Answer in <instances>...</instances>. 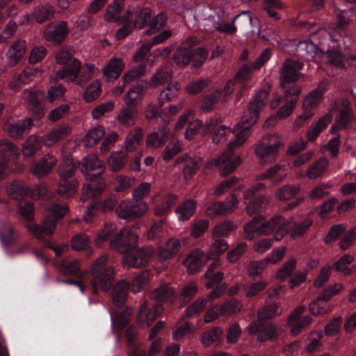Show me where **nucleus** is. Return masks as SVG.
<instances>
[{"label":"nucleus","mask_w":356,"mask_h":356,"mask_svg":"<svg viewBox=\"0 0 356 356\" xmlns=\"http://www.w3.org/2000/svg\"><path fill=\"white\" fill-rule=\"evenodd\" d=\"M268 93L266 90L259 91L254 96L252 101L249 104L248 115L243 116L241 121L235 126L233 139L228 145L227 148L218 159L212 160L211 164L216 166L224 165L220 170V174L225 177L236 169L240 163L239 159L230 161L231 156L234 154L236 147L241 146L250 136V128L257 120L259 113L264 109L267 104Z\"/></svg>","instance_id":"1"},{"label":"nucleus","mask_w":356,"mask_h":356,"mask_svg":"<svg viewBox=\"0 0 356 356\" xmlns=\"http://www.w3.org/2000/svg\"><path fill=\"white\" fill-rule=\"evenodd\" d=\"M140 225L136 224L132 227H124L118 233L115 239L110 242L112 249L124 254L122 259L124 266L139 268L147 264L154 254L152 246H146L141 249H135L138 240V229Z\"/></svg>","instance_id":"2"},{"label":"nucleus","mask_w":356,"mask_h":356,"mask_svg":"<svg viewBox=\"0 0 356 356\" xmlns=\"http://www.w3.org/2000/svg\"><path fill=\"white\" fill-rule=\"evenodd\" d=\"M107 257L102 255L92 265V274L90 277L81 281L66 280L63 282L67 286L78 287L79 289H86L92 287L93 289H127L129 284L122 280L114 284V270L111 266H106Z\"/></svg>","instance_id":"3"},{"label":"nucleus","mask_w":356,"mask_h":356,"mask_svg":"<svg viewBox=\"0 0 356 356\" xmlns=\"http://www.w3.org/2000/svg\"><path fill=\"white\" fill-rule=\"evenodd\" d=\"M104 170L103 162L97 155L90 154L83 158L81 171L88 183L85 184L82 189L83 201L100 194L105 188L106 184L101 179Z\"/></svg>","instance_id":"4"},{"label":"nucleus","mask_w":356,"mask_h":356,"mask_svg":"<svg viewBox=\"0 0 356 356\" xmlns=\"http://www.w3.org/2000/svg\"><path fill=\"white\" fill-rule=\"evenodd\" d=\"M291 228L289 220L282 216L276 215L265 222H261L257 217L254 218L244 226L245 238L252 240L260 235L273 234L274 239L281 240Z\"/></svg>","instance_id":"5"},{"label":"nucleus","mask_w":356,"mask_h":356,"mask_svg":"<svg viewBox=\"0 0 356 356\" xmlns=\"http://www.w3.org/2000/svg\"><path fill=\"white\" fill-rule=\"evenodd\" d=\"M68 211L65 205L54 204L46 211L45 218L42 225L30 224L27 229L39 240H44V235H49L53 232L56 227L57 222L62 218Z\"/></svg>","instance_id":"6"},{"label":"nucleus","mask_w":356,"mask_h":356,"mask_svg":"<svg viewBox=\"0 0 356 356\" xmlns=\"http://www.w3.org/2000/svg\"><path fill=\"white\" fill-rule=\"evenodd\" d=\"M250 335H257L259 342L274 341L279 337L278 326L270 321H253L247 327Z\"/></svg>","instance_id":"7"},{"label":"nucleus","mask_w":356,"mask_h":356,"mask_svg":"<svg viewBox=\"0 0 356 356\" xmlns=\"http://www.w3.org/2000/svg\"><path fill=\"white\" fill-rule=\"evenodd\" d=\"M281 146L279 138L275 136L264 138L255 147V154L261 164L273 162L276 159L278 148Z\"/></svg>","instance_id":"8"},{"label":"nucleus","mask_w":356,"mask_h":356,"mask_svg":"<svg viewBox=\"0 0 356 356\" xmlns=\"http://www.w3.org/2000/svg\"><path fill=\"white\" fill-rule=\"evenodd\" d=\"M207 52L204 48H197L196 49H186L181 47L177 49L174 59L177 65L184 66L193 63L194 67H200L207 58Z\"/></svg>","instance_id":"9"},{"label":"nucleus","mask_w":356,"mask_h":356,"mask_svg":"<svg viewBox=\"0 0 356 356\" xmlns=\"http://www.w3.org/2000/svg\"><path fill=\"white\" fill-rule=\"evenodd\" d=\"M148 210L149 206L145 202L134 204L124 200L117 207L116 213L120 218L131 220L143 216Z\"/></svg>","instance_id":"10"},{"label":"nucleus","mask_w":356,"mask_h":356,"mask_svg":"<svg viewBox=\"0 0 356 356\" xmlns=\"http://www.w3.org/2000/svg\"><path fill=\"white\" fill-rule=\"evenodd\" d=\"M81 63L78 60H73L61 70L57 71L55 74L50 76V81L63 80L65 82H74L77 80L80 73Z\"/></svg>","instance_id":"11"},{"label":"nucleus","mask_w":356,"mask_h":356,"mask_svg":"<svg viewBox=\"0 0 356 356\" xmlns=\"http://www.w3.org/2000/svg\"><path fill=\"white\" fill-rule=\"evenodd\" d=\"M302 67L303 63L301 62L286 60L281 68V85L284 87L285 84L296 81L300 75L298 70H301Z\"/></svg>","instance_id":"12"},{"label":"nucleus","mask_w":356,"mask_h":356,"mask_svg":"<svg viewBox=\"0 0 356 356\" xmlns=\"http://www.w3.org/2000/svg\"><path fill=\"white\" fill-rule=\"evenodd\" d=\"M238 200L235 195H233L225 201L213 203L206 210V215L210 218L225 215L233 211L236 208Z\"/></svg>","instance_id":"13"},{"label":"nucleus","mask_w":356,"mask_h":356,"mask_svg":"<svg viewBox=\"0 0 356 356\" xmlns=\"http://www.w3.org/2000/svg\"><path fill=\"white\" fill-rule=\"evenodd\" d=\"M208 260L204 252L199 248H196L186 257L183 261V264L189 274H193L200 270Z\"/></svg>","instance_id":"14"},{"label":"nucleus","mask_w":356,"mask_h":356,"mask_svg":"<svg viewBox=\"0 0 356 356\" xmlns=\"http://www.w3.org/2000/svg\"><path fill=\"white\" fill-rule=\"evenodd\" d=\"M33 126L32 120L25 118L15 122H8L4 126V131L14 139H21L25 133L29 132Z\"/></svg>","instance_id":"15"},{"label":"nucleus","mask_w":356,"mask_h":356,"mask_svg":"<svg viewBox=\"0 0 356 356\" xmlns=\"http://www.w3.org/2000/svg\"><path fill=\"white\" fill-rule=\"evenodd\" d=\"M234 20L236 28L247 35H253L259 31L258 20L253 19L248 11H244L237 15Z\"/></svg>","instance_id":"16"},{"label":"nucleus","mask_w":356,"mask_h":356,"mask_svg":"<svg viewBox=\"0 0 356 356\" xmlns=\"http://www.w3.org/2000/svg\"><path fill=\"white\" fill-rule=\"evenodd\" d=\"M69 33L67 24L65 21L60 22L53 29L47 27L43 32L44 38L56 44L60 43Z\"/></svg>","instance_id":"17"},{"label":"nucleus","mask_w":356,"mask_h":356,"mask_svg":"<svg viewBox=\"0 0 356 356\" xmlns=\"http://www.w3.org/2000/svg\"><path fill=\"white\" fill-rule=\"evenodd\" d=\"M177 163H184L185 166L183 170L184 177L186 180L191 179L196 173L202 164V160L200 157H191L188 154H183L176 159Z\"/></svg>","instance_id":"18"},{"label":"nucleus","mask_w":356,"mask_h":356,"mask_svg":"<svg viewBox=\"0 0 356 356\" xmlns=\"http://www.w3.org/2000/svg\"><path fill=\"white\" fill-rule=\"evenodd\" d=\"M122 5L113 2L106 8L104 15V20L108 22H115L118 24H121L123 22H127L130 19L129 15H132L133 12L131 11V9H129L123 16L120 17L119 15L122 12Z\"/></svg>","instance_id":"19"},{"label":"nucleus","mask_w":356,"mask_h":356,"mask_svg":"<svg viewBox=\"0 0 356 356\" xmlns=\"http://www.w3.org/2000/svg\"><path fill=\"white\" fill-rule=\"evenodd\" d=\"M124 67L123 60L120 58H112L103 69V74L106 81H113L120 75Z\"/></svg>","instance_id":"20"},{"label":"nucleus","mask_w":356,"mask_h":356,"mask_svg":"<svg viewBox=\"0 0 356 356\" xmlns=\"http://www.w3.org/2000/svg\"><path fill=\"white\" fill-rule=\"evenodd\" d=\"M56 163L57 159L55 156L51 154H47L35 163L32 168V172L38 177H42L51 171Z\"/></svg>","instance_id":"21"},{"label":"nucleus","mask_w":356,"mask_h":356,"mask_svg":"<svg viewBox=\"0 0 356 356\" xmlns=\"http://www.w3.org/2000/svg\"><path fill=\"white\" fill-rule=\"evenodd\" d=\"M26 51V43L24 40H17L13 43L6 53L7 64L14 66L19 63Z\"/></svg>","instance_id":"22"},{"label":"nucleus","mask_w":356,"mask_h":356,"mask_svg":"<svg viewBox=\"0 0 356 356\" xmlns=\"http://www.w3.org/2000/svg\"><path fill=\"white\" fill-rule=\"evenodd\" d=\"M138 113L137 106L125 104L117 115V120L124 127H131L136 122Z\"/></svg>","instance_id":"23"},{"label":"nucleus","mask_w":356,"mask_h":356,"mask_svg":"<svg viewBox=\"0 0 356 356\" xmlns=\"http://www.w3.org/2000/svg\"><path fill=\"white\" fill-rule=\"evenodd\" d=\"M339 291H327L318 295L316 299L312 300L309 304V312L311 314L317 316L326 313V309L323 305V302H326L332 296L337 295Z\"/></svg>","instance_id":"24"},{"label":"nucleus","mask_w":356,"mask_h":356,"mask_svg":"<svg viewBox=\"0 0 356 356\" xmlns=\"http://www.w3.org/2000/svg\"><path fill=\"white\" fill-rule=\"evenodd\" d=\"M148 88L147 82L137 84L130 88L124 97L125 104L137 106L138 103L146 92Z\"/></svg>","instance_id":"25"},{"label":"nucleus","mask_w":356,"mask_h":356,"mask_svg":"<svg viewBox=\"0 0 356 356\" xmlns=\"http://www.w3.org/2000/svg\"><path fill=\"white\" fill-rule=\"evenodd\" d=\"M351 119L352 111L349 103L344 101L342 103V107L339 110V115L336 118V122L330 129V131L334 132L335 130L346 128Z\"/></svg>","instance_id":"26"},{"label":"nucleus","mask_w":356,"mask_h":356,"mask_svg":"<svg viewBox=\"0 0 356 356\" xmlns=\"http://www.w3.org/2000/svg\"><path fill=\"white\" fill-rule=\"evenodd\" d=\"M43 139L36 135L29 136L23 143L22 152L25 157H31L36 154L42 147Z\"/></svg>","instance_id":"27"},{"label":"nucleus","mask_w":356,"mask_h":356,"mask_svg":"<svg viewBox=\"0 0 356 356\" xmlns=\"http://www.w3.org/2000/svg\"><path fill=\"white\" fill-rule=\"evenodd\" d=\"M131 11L133 14L129 15L130 19L128 21H132L133 26L135 28L143 29L151 19L152 10L148 8L140 10L133 8Z\"/></svg>","instance_id":"28"},{"label":"nucleus","mask_w":356,"mask_h":356,"mask_svg":"<svg viewBox=\"0 0 356 356\" xmlns=\"http://www.w3.org/2000/svg\"><path fill=\"white\" fill-rule=\"evenodd\" d=\"M69 133V127L67 125H60L54 127L43 139V143L47 147H51L60 140L65 137Z\"/></svg>","instance_id":"29"},{"label":"nucleus","mask_w":356,"mask_h":356,"mask_svg":"<svg viewBox=\"0 0 356 356\" xmlns=\"http://www.w3.org/2000/svg\"><path fill=\"white\" fill-rule=\"evenodd\" d=\"M184 243L185 239L170 238L164 247L159 250V259L161 260H167L173 257L179 250L181 243Z\"/></svg>","instance_id":"30"},{"label":"nucleus","mask_w":356,"mask_h":356,"mask_svg":"<svg viewBox=\"0 0 356 356\" xmlns=\"http://www.w3.org/2000/svg\"><path fill=\"white\" fill-rule=\"evenodd\" d=\"M172 79V72L170 69L165 66L159 69L151 77L147 86L149 88H157L162 86Z\"/></svg>","instance_id":"31"},{"label":"nucleus","mask_w":356,"mask_h":356,"mask_svg":"<svg viewBox=\"0 0 356 356\" xmlns=\"http://www.w3.org/2000/svg\"><path fill=\"white\" fill-rule=\"evenodd\" d=\"M143 138V130L139 128H136L131 130L127 135L124 146L126 154L129 156L130 154L137 152L139 144Z\"/></svg>","instance_id":"32"},{"label":"nucleus","mask_w":356,"mask_h":356,"mask_svg":"<svg viewBox=\"0 0 356 356\" xmlns=\"http://www.w3.org/2000/svg\"><path fill=\"white\" fill-rule=\"evenodd\" d=\"M40 74L39 68H26L17 77L10 81L9 86L12 89H16L20 84H26Z\"/></svg>","instance_id":"33"},{"label":"nucleus","mask_w":356,"mask_h":356,"mask_svg":"<svg viewBox=\"0 0 356 356\" xmlns=\"http://www.w3.org/2000/svg\"><path fill=\"white\" fill-rule=\"evenodd\" d=\"M282 311V309L278 302L266 305L257 311V320L268 321V320L280 316Z\"/></svg>","instance_id":"34"},{"label":"nucleus","mask_w":356,"mask_h":356,"mask_svg":"<svg viewBox=\"0 0 356 356\" xmlns=\"http://www.w3.org/2000/svg\"><path fill=\"white\" fill-rule=\"evenodd\" d=\"M329 161L327 158L321 157L311 165L306 171L305 176L309 179H315L323 175L327 170Z\"/></svg>","instance_id":"35"},{"label":"nucleus","mask_w":356,"mask_h":356,"mask_svg":"<svg viewBox=\"0 0 356 356\" xmlns=\"http://www.w3.org/2000/svg\"><path fill=\"white\" fill-rule=\"evenodd\" d=\"M297 103V99L291 98L290 99H286L285 104L282 106L275 115H271L266 122V126L273 125L272 122L275 120L277 118L284 119L287 118L293 112L295 106Z\"/></svg>","instance_id":"36"},{"label":"nucleus","mask_w":356,"mask_h":356,"mask_svg":"<svg viewBox=\"0 0 356 356\" xmlns=\"http://www.w3.org/2000/svg\"><path fill=\"white\" fill-rule=\"evenodd\" d=\"M332 115L328 113L321 118L315 124H313L307 131V138L309 140H314L331 122Z\"/></svg>","instance_id":"37"},{"label":"nucleus","mask_w":356,"mask_h":356,"mask_svg":"<svg viewBox=\"0 0 356 356\" xmlns=\"http://www.w3.org/2000/svg\"><path fill=\"white\" fill-rule=\"evenodd\" d=\"M168 135V130L165 127H162L147 136L146 140L147 145L149 147L158 148L167 140Z\"/></svg>","instance_id":"38"},{"label":"nucleus","mask_w":356,"mask_h":356,"mask_svg":"<svg viewBox=\"0 0 356 356\" xmlns=\"http://www.w3.org/2000/svg\"><path fill=\"white\" fill-rule=\"evenodd\" d=\"M177 196L172 194H168L163 196L161 202L159 203L154 209V214L157 216L166 215L171 208L176 204Z\"/></svg>","instance_id":"39"},{"label":"nucleus","mask_w":356,"mask_h":356,"mask_svg":"<svg viewBox=\"0 0 356 356\" xmlns=\"http://www.w3.org/2000/svg\"><path fill=\"white\" fill-rule=\"evenodd\" d=\"M353 261V256L351 254H346L334 264L333 268L335 271L341 273L343 275H350L355 269V268L353 266H349Z\"/></svg>","instance_id":"40"},{"label":"nucleus","mask_w":356,"mask_h":356,"mask_svg":"<svg viewBox=\"0 0 356 356\" xmlns=\"http://www.w3.org/2000/svg\"><path fill=\"white\" fill-rule=\"evenodd\" d=\"M284 167L280 165H275L269 168L266 171L258 176L260 180L271 179L277 183L281 181L285 177L284 173Z\"/></svg>","instance_id":"41"},{"label":"nucleus","mask_w":356,"mask_h":356,"mask_svg":"<svg viewBox=\"0 0 356 356\" xmlns=\"http://www.w3.org/2000/svg\"><path fill=\"white\" fill-rule=\"evenodd\" d=\"M317 47L310 41L299 42L296 44V53L298 56L303 57L307 60L312 59L317 54Z\"/></svg>","instance_id":"42"},{"label":"nucleus","mask_w":356,"mask_h":356,"mask_svg":"<svg viewBox=\"0 0 356 356\" xmlns=\"http://www.w3.org/2000/svg\"><path fill=\"white\" fill-rule=\"evenodd\" d=\"M9 193L11 197L19 202L31 194L25 183L15 181L9 188Z\"/></svg>","instance_id":"43"},{"label":"nucleus","mask_w":356,"mask_h":356,"mask_svg":"<svg viewBox=\"0 0 356 356\" xmlns=\"http://www.w3.org/2000/svg\"><path fill=\"white\" fill-rule=\"evenodd\" d=\"M324 90L318 88L311 92L303 102V111H311L312 109L316 108L322 99V94Z\"/></svg>","instance_id":"44"},{"label":"nucleus","mask_w":356,"mask_h":356,"mask_svg":"<svg viewBox=\"0 0 356 356\" xmlns=\"http://www.w3.org/2000/svg\"><path fill=\"white\" fill-rule=\"evenodd\" d=\"M172 296V291H152L150 297L156 301L154 306V312L160 316L163 310L162 307L163 302Z\"/></svg>","instance_id":"45"},{"label":"nucleus","mask_w":356,"mask_h":356,"mask_svg":"<svg viewBox=\"0 0 356 356\" xmlns=\"http://www.w3.org/2000/svg\"><path fill=\"white\" fill-rule=\"evenodd\" d=\"M211 9L208 7H199L195 12L194 18L198 22H200L204 29L211 27L213 22L215 21V17L211 14Z\"/></svg>","instance_id":"46"},{"label":"nucleus","mask_w":356,"mask_h":356,"mask_svg":"<svg viewBox=\"0 0 356 356\" xmlns=\"http://www.w3.org/2000/svg\"><path fill=\"white\" fill-rule=\"evenodd\" d=\"M129 157H130V156L125 152H115L112 154L107 161L111 170L116 172L121 170Z\"/></svg>","instance_id":"47"},{"label":"nucleus","mask_w":356,"mask_h":356,"mask_svg":"<svg viewBox=\"0 0 356 356\" xmlns=\"http://www.w3.org/2000/svg\"><path fill=\"white\" fill-rule=\"evenodd\" d=\"M195 210V202L192 200H188L177 208L176 214L179 220H186L193 215Z\"/></svg>","instance_id":"48"},{"label":"nucleus","mask_w":356,"mask_h":356,"mask_svg":"<svg viewBox=\"0 0 356 356\" xmlns=\"http://www.w3.org/2000/svg\"><path fill=\"white\" fill-rule=\"evenodd\" d=\"M0 151L4 156L15 161L19 155V148L8 139H3L0 142Z\"/></svg>","instance_id":"49"},{"label":"nucleus","mask_w":356,"mask_h":356,"mask_svg":"<svg viewBox=\"0 0 356 356\" xmlns=\"http://www.w3.org/2000/svg\"><path fill=\"white\" fill-rule=\"evenodd\" d=\"M299 191L298 185H284L276 191L275 196L281 201H286L293 198Z\"/></svg>","instance_id":"50"},{"label":"nucleus","mask_w":356,"mask_h":356,"mask_svg":"<svg viewBox=\"0 0 356 356\" xmlns=\"http://www.w3.org/2000/svg\"><path fill=\"white\" fill-rule=\"evenodd\" d=\"M327 57L328 63L338 69H343L345 60L349 59L337 49H328Z\"/></svg>","instance_id":"51"},{"label":"nucleus","mask_w":356,"mask_h":356,"mask_svg":"<svg viewBox=\"0 0 356 356\" xmlns=\"http://www.w3.org/2000/svg\"><path fill=\"white\" fill-rule=\"evenodd\" d=\"M105 134L104 128L102 126H97L92 129L86 135L83 142L86 147H92L95 145Z\"/></svg>","instance_id":"52"},{"label":"nucleus","mask_w":356,"mask_h":356,"mask_svg":"<svg viewBox=\"0 0 356 356\" xmlns=\"http://www.w3.org/2000/svg\"><path fill=\"white\" fill-rule=\"evenodd\" d=\"M78 186V182L76 179H61L58 186V193L65 197L72 196Z\"/></svg>","instance_id":"53"},{"label":"nucleus","mask_w":356,"mask_h":356,"mask_svg":"<svg viewBox=\"0 0 356 356\" xmlns=\"http://www.w3.org/2000/svg\"><path fill=\"white\" fill-rule=\"evenodd\" d=\"M54 14L53 8L49 5H45L35 8L33 12V17L37 22L42 23L52 18Z\"/></svg>","instance_id":"54"},{"label":"nucleus","mask_w":356,"mask_h":356,"mask_svg":"<svg viewBox=\"0 0 356 356\" xmlns=\"http://www.w3.org/2000/svg\"><path fill=\"white\" fill-rule=\"evenodd\" d=\"M77 168V163L72 158H66L65 162L59 168V175L61 179L71 177Z\"/></svg>","instance_id":"55"},{"label":"nucleus","mask_w":356,"mask_h":356,"mask_svg":"<svg viewBox=\"0 0 356 356\" xmlns=\"http://www.w3.org/2000/svg\"><path fill=\"white\" fill-rule=\"evenodd\" d=\"M229 248V245L226 241L224 239H216L214 243L211 245L209 252L206 254L207 259H213L224 252H225Z\"/></svg>","instance_id":"56"},{"label":"nucleus","mask_w":356,"mask_h":356,"mask_svg":"<svg viewBox=\"0 0 356 356\" xmlns=\"http://www.w3.org/2000/svg\"><path fill=\"white\" fill-rule=\"evenodd\" d=\"M236 228V226L232 222L225 220L213 227V236L216 238L227 236Z\"/></svg>","instance_id":"57"},{"label":"nucleus","mask_w":356,"mask_h":356,"mask_svg":"<svg viewBox=\"0 0 356 356\" xmlns=\"http://www.w3.org/2000/svg\"><path fill=\"white\" fill-rule=\"evenodd\" d=\"M306 307L304 305L298 307L293 312H292L287 320L288 325L291 327V332L293 334H298L299 325L297 321L300 319V316L302 315Z\"/></svg>","instance_id":"58"},{"label":"nucleus","mask_w":356,"mask_h":356,"mask_svg":"<svg viewBox=\"0 0 356 356\" xmlns=\"http://www.w3.org/2000/svg\"><path fill=\"white\" fill-rule=\"evenodd\" d=\"M222 334V329L220 327H215L204 332L202 336V343L204 346H209L216 341Z\"/></svg>","instance_id":"59"},{"label":"nucleus","mask_w":356,"mask_h":356,"mask_svg":"<svg viewBox=\"0 0 356 356\" xmlns=\"http://www.w3.org/2000/svg\"><path fill=\"white\" fill-rule=\"evenodd\" d=\"M101 93V86L99 81L92 82L86 89L83 98L86 102L96 99Z\"/></svg>","instance_id":"60"},{"label":"nucleus","mask_w":356,"mask_h":356,"mask_svg":"<svg viewBox=\"0 0 356 356\" xmlns=\"http://www.w3.org/2000/svg\"><path fill=\"white\" fill-rule=\"evenodd\" d=\"M236 30L237 28L235 24V20L234 19L231 22L226 23L223 25L220 24L215 20L211 27L206 28V31L209 32L218 31L220 33H226L228 34H233L236 31Z\"/></svg>","instance_id":"61"},{"label":"nucleus","mask_w":356,"mask_h":356,"mask_svg":"<svg viewBox=\"0 0 356 356\" xmlns=\"http://www.w3.org/2000/svg\"><path fill=\"white\" fill-rule=\"evenodd\" d=\"M145 66L143 65L131 68L129 71L123 75L124 84L127 85L136 81L137 79L145 75Z\"/></svg>","instance_id":"62"},{"label":"nucleus","mask_w":356,"mask_h":356,"mask_svg":"<svg viewBox=\"0 0 356 356\" xmlns=\"http://www.w3.org/2000/svg\"><path fill=\"white\" fill-rule=\"evenodd\" d=\"M296 266V260L293 258L289 259L284 262L282 266L277 270L276 276L280 280H285L294 270Z\"/></svg>","instance_id":"63"},{"label":"nucleus","mask_w":356,"mask_h":356,"mask_svg":"<svg viewBox=\"0 0 356 356\" xmlns=\"http://www.w3.org/2000/svg\"><path fill=\"white\" fill-rule=\"evenodd\" d=\"M72 247L74 250L81 251L90 247L89 237L84 234H77L72 239Z\"/></svg>","instance_id":"64"}]
</instances>
